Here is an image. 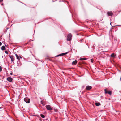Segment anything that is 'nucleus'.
<instances>
[{"label":"nucleus","instance_id":"nucleus-24","mask_svg":"<svg viewBox=\"0 0 121 121\" xmlns=\"http://www.w3.org/2000/svg\"><path fill=\"white\" fill-rule=\"evenodd\" d=\"M3 0H0V2H2L3 1Z\"/></svg>","mask_w":121,"mask_h":121},{"label":"nucleus","instance_id":"nucleus-1","mask_svg":"<svg viewBox=\"0 0 121 121\" xmlns=\"http://www.w3.org/2000/svg\"><path fill=\"white\" fill-rule=\"evenodd\" d=\"M72 35L71 33H70L68 34L67 36V40L68 41H70L72 39Z\"/></svg>","mask_w":121,"mask_h":121},{"label":"nucleus","instance_id":"nucleus-7","mask_svg":"<svg viewBox=\"0 0 121 121\" xmlns=\"http://www.w3.org/2000/svg\"><path fill=\"white\" fill-rule=\"evenodd\" d=\"M92 88V87L90 86H87L86 87V89L87 90H90Z\"/></svg>","mask_w":121,"mask_h":121},{"label":"nucleus","instance_id":"nucleus-27","mask_svg":"<svg viewBox=\"0 0 121 121\" xmlns=\"http://www.w3.org/2000/svg\"><path fill=\"white\" fill-rule=\"evenodd\" d=\"M91 62H92V59H91Z\"/></svg>","mask_w":121,"mask_h":121},{"label":"nucleus","instance_id":"nucleus-28","mask_svg":"<svg viewBox=\"0 0 121 121\" xmlns=\"http://www.w3.org/2000/svg\"><path fill=\"white\" fill-rule=\"evenodd\" d=\"M1 5H3V4H2Z\"/></svg>","mask_w":121,"mask_h":121},{"label":"nucleus","instance_id":"nucleus-6","mask_svg":"<svg viewBox=\"0 0 121 121\" xmlns=\"http://www.w3.org/2000/svg\"><path fill=\"white\" fill-rule=\"evenodd\" d=\"M7 80L9 82H12V78L11 77H8L7 78Z\"/></svg>","mask_w":121,"mask_h":121},{"label":"nucleus","instance_id":"nucleus-22","mask_svg":"<svg viewBox=\"0 0 121 121\" xmlns=\"http://www.w3.org/2000/svg\"><path fill=\"white\" fill-rule=\"evenodd\" d=\"M2 44V43L1 42H0V46H1Z\"/></svg>","mask_w":121,"mask_h":121},{"label":"nucleus","instance_id":"nucleus-2","mask_svg":"<svg viewBox=\"0 0 121 121\" xmlns=\"http://www.w3.org/2000/svg\"><path fill=\"white\" fill-rule=\"evenodd\" d=\"M46 107L48 110H51L52 109V108L51 107V106L50 105H46Z\"/></svg>","mask_w":121,"mask_h":121},{"label":"nucleus","instance_id":"nucleus-31","mask_svg":"<svg viewBox=\"0 0 121 121\" xmlns=\"http://www.w3.org/2000/svg\"><path fill=\"white\" fill-rule=\"evenodd\" d=\"M110 25H111V23H110Z\"/></svg>","mask_w":121,"mask_h":121},{"label":"nucleus","instance_id":"nucleus-30","mask_svg":"<svg viewBox=\"0 0 121 121\" xmlns=\"http://www.w3.org/2000/svg\"><path fill=\"white\" fill-rule=\"evenodd\" d=\"M40 99L41 100L42 99L41 98H40Z\"/></svg>","mask_w":121,"mask_h":121},{"label":"nucleus","instance_id":"nucleus-16","mask_svg":"<svg viewBox=\"0 0 121 121\" xmlns=\"http://www.w3.org/2000/svg\"><path fill=\"white\" fill-rule=\"evenodd\" d=\"M79 59L81 60H86V59L85 58H81Z\"/></svg>","mask_w":121,"mask_h":121},{"label":"nucleus","instance_id":"nucleus-5","mask_svg":"<svg viewBox=\"0 0 121 121\" xmlns=\"http://www.w3.org/2000/svg\"><path fill=\"white\" fill-rule=\"evenodd\" d=\"M104 91H105V94L108 93L110 95H111L112 91H107V90H106V89H104Z\"/></svg>","mask_w":121,"mask_h":121},{"label":"nucleus","instance_id":"nucleus-19","mask_svg":"<svg viewBox=\"0 0 121 121\" xmlns=\"http://www.w3.org/2000/svg\"><path fill=\"white\" fill-rule=\"evenodd\" d=\"M41 104L43 105V104L42 102V100L41 101Z\"/></svg>","mask_w":121,"mask_h":121},{"label":"nucleus","instance_id":"nucleus-29","mask_svg":"<svg viewBox=\"0 0 121 121\" xmlns=\"http://www.w3.org/2000/svg\"><path fill=\"white\" fill-rule=\"evenodd\" d=\"M120 80H121V76L120 78Z\"/></svg>","mask_w":121,"mask_h":121},{"label":"nucleus","instance_id":"nucleus-20","mask_svg":"<svg viewBox=\"0 0 121 121\" xmlns=\"http://www.w3.org/2000/svg\"><path fill=\"white\" fill-rule=\"evenodd\" d=\"M2 71V69L1 67H0V72H1Z\"/></svg>","mask_w":121,"mask_h":121},{"label":"nucleus","instance_id":"nucleus-17","mask_svg":"<svg viewBox=\"0 0 121 121\" xmlns=\"http://www.w3.org/2000/svg\"><path fill=\"white\" fill-rule=\"evenodd\" d=\"M67 53H68V52H65V53H63V54L64 56L65 55H66V54H67Z\"/></svg>","mask_w":121,"mask_h":121},{"label":"nucleus","instance_id":"nucleus-11","mask_svg":"<svg viewBox=\"0 0 121 121\" xmlns=\"http://www.w3.org/2000/svg\"><path fill=\"white\" fill-rule=\"evenodd\" d=\"M9 57L11 58L12 62H13L14 60V59L13 57L12 56H10Z\"/></svg>","mask_w":121,"mask_h":121},{"label":"nucleus","instance_id":"nucleus-26","mask_svg":"<svg viewBox=\"0 0 121 121\" xmlns=\"http://www.w3.org/2000/svg\"><path fill=\"white\" fill-rule=\"evenodd\" d=\"M20 58H22V57H21V56H20Z\"/></svg>","mask_w":121,"mask_h":121},{"label":"nucleus","instance_id":"nucleus-13","mask_svg":"<svg viewBox=\"0 0 121 121\" xmlns=\"http://www.w3.org/2000/svg\"><path fill=\"white\" fill-rule=\"evenodd\" d=\"M64 56V55H63V53L60 54L56 56V57H58V56Z\"/></svg>","mask_w":121,"mask_h":121},{"label":"nucleus","instance_id":"nucleus-21","mask_svg":"<svg viewBox=\"0 0 121 121\" xmlns=\"http://www.w3.org/2000/svg\"><path fill=\"white\" fill-rule=\"evenodd\" d=\"M13 74V73L11 72L10 73V74L11 75H12Z\"/></svg>","mask_w":121,"mask_h":121},{"label":"nucleus","instance_id":"nucleus-15","mask_svg":"<svg viewBox=\"0 0 121 121\" xmlns=\"http://www.w3.org/2000/svg\"><path fill=\"white\" fill-rule=\"evenodd\" d=\"M15 56H16V58L17 59H18V60L20 59L19 58V56L18 55H17V54H16Z\"/></svg>","mask_w":121,"mask_h":121},{"label":"nucleus","instance_id":"nucleus-12","mask_svg":"<svg viewBox=\"0 0 121 121\" xmlns=\"http://www.w3.org/2000/svg\"><path fill=\"white\" fill-rule=\"evenodd\" d=\"M95 104L97 106H98L100 105V104L99 103H95Z\"/></svg>","mask_w":121,"mask_h":121},{"label":"nucleus","instance_id":"nucleus-25","mask_svg":"<svg viewBox=\"0 0 121 121\" xmlns=\"http://www.w3.org/2000/svg\"><path fill=\"white\" fill-rule=\"evenodd\" d=\"M82 40H83V39H81V40H80V41H82Z\"/></svg>","mask_w":121,"mask_h":121},{"label":"nucleus","instance_id":"nucleus-14","mask_svg":"<svg viewBox=\"0 0 121 121\" xmlns=\"http://www.w3.org/2000/svg\"><path fill=\"white\" fill-rule=\"evenodd\" d=\"M40 116L42 118H45V116L43 114H40Z\"/></svg>","mask_w":121,"mask_h":121},{"label":"nucleus","instance_id":"nucleus-23","mask_svg":"<svg viewBox=\"0 0 121 121\" xmlns=\"http://www.w3.org/2000/svg\"><path fill=\"white\" fill-rule=\"evenodd\" d=\"M113 111H115L116 112L117 111L115 109H113Z\"/></svg>","mask_w":121,"mask_h":121},{"label":"nucleus","instance_id":"nucleus-10","mask_svg":"<svg viewBox=\"0 0 121 121\" xmlns=\"http://www.w3.org/2000/svg\"><path fill=\"white\" fill-rule=\"evenodd\" d=\"M1 49L2 50H5L6 48L5 46H2L1 48Z\"/></svg>","mask_w":121,"mask_h":121},{"label":"nucleus","instance_id":"nucleus-9","mask_svg":"<svg viewBox=\"0 0 121 121\" xmlns=\"http://www.w3.org/2000/svg\"><path fill=\"white\" fill-rule=\"evenodd\" d=\"M77 61L76 60H75L74 61H73L72 62V64L73 65H76V63H77Z\"/></svg>","mask_w":121,"mask_h":121},{"label":"nucleus","instance_id":"nucleus-18","mask_svg":"<svg viewBox=\"0 0 121 121\" xmlns=\"http://www.w3.org/2000/svg\"><path fill=\"white\" fill-rule=\"evenodd\" d=\"M5 53L7 54H8V52L7 51H5Z\"/></svg>","mask_w":121,"mask_h":121},{"label":"nucleus","instance_id":"nucleus-4","mask_svg":"<svg viewBox=\"0 0 121 121\" xmlns=\"http://www.w3.org/2000/svg\"><path fill=\"white\" fill-rule=\"evenodd\" d=\"M113 13L111 11H108L107 13V15L110 16H112L113 15Z\"/></svg>","mask_w":121,"mask_h":121},{"label":"nucleus","instance_id":"nucleus-3","mask_svg":"<svg viewBox=\"0 0 121 121\" xmlns=\"http://www.w3.org/2000/svg\"><path fill=\"white\" fill-rule=\"evenodd\" d=\"M24 101L26 103H29L30 102V99L28 98H25L24 99Z\"/></svg>","mask_w":121,"mask_h":121},{"label":"nucleus","instance_id":"nucleus-8","mask_svg":"<svg viewBox=\"0 0 121 121\" xmlns=\"http://www.w3.org/2000/svg\"><path fill=\"white\" fill-rule=\"evenodd\" d=\"M116 55V54L114 53H113L110 56H109L112 57L114 58L115 56Z\"/></svg>","mask_w":121,"mask_h":121}]
</instances>
